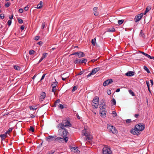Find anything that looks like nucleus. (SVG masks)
I'll return each instance as SVG.
<instances>
[{
  "label": "nucleus",
  "mask_w": 154,
  "mask_h": 154,
  "mask_svg": "<svg viewBox=\"0 0 154 154\" xmlns=\"http://www.w3.org/2000/svg\"><path fill=\"white\" fill-rule=\"evenodd\" d=\"M58 84V82L56 81L55 82H53V83L51 85V87L52 88H56Z\"/></svg>",
  "instance_id": "16"
},
{
  "label": "nucleus",
  "mask_w": 154,
  "mask_h": 154,
  "mask_svg": "<svg viewBox=\"0 0 154 154\" xmlns=\"http://www.w3.org/2000/svg\"><path fill=\"white\" fill-rule=\"evenodd\" d=\"M131 122V119H127L126 120V122L127 124H128L130 123Z\"/></svg>",
  "instance_id": "43"
},
{
  "label": "nucleus",
  "mask_w": 154,
  "mask_h": 154,
  "mask_svg": "<svg viewBox=\"0 0 154 154\" xmlns=\"http://www.w3.org/2000/svg\"><path fill=\"white\" fill-rule=\"evenodd\" d=\"M59 124H61L63 126V128L69 127L72 126V124L70 123V121L67 119L63 120L62 123H60Z\"/></svg>",
  "instance_id": "5"
},
{
  "label": "nucleus",
  "mask_w": 154,
  "mask_h": 154,
  "mask_svg": "<svg viewBox=\"0 0 154 154\" xmlns=\"http://www.w3.org/2000/svg\"><path fill=\"white\" fill-rule=\"evenodd\" d=\"M143 31H142V30H141L140 31V34H139V35L140 36H141L142 35H143Z\"/></svg>",
  "instance_id": "64"
},
{
  "label": "nucleus",
  "mask_w": 154,
  "mask_h": 154,
  "mask_svg": "<svg viewBox=\"0 0 154 154\" xmlns=\"http://www.w3.org/2000/svg\"><path fill=\"white\" fill-rule=\"evenodd\" d=\"M145 128V125L143 124H138L135 125L134 128H132L131 130V133L134 135H139L140 134L139 132L143 131Z\"/></svg>",
  "instance_id": "1"
},
{
  "label": "nucleus",
  "mask_w": 154,
  "mask_h": 154,
  "mask_svg": "<svg viewBox=\"0 0 154 154\" xmlns=\"http://www.w3.org/2000/svg\"><path fill=\"white\" fill-rule=\"evenodd\" d=\"M37 44L40 45H42V44H43V42H42L40 41V42H38L37 43Z\"/></svg>",
  "instance_id": "58"
},
{
  "label": "nucleus",
  "mask_w": 154,
  "mask_h": 154,
  "mask_svg": "<svg viewBox=\"0 0 154 154\" xmlns=\"http://www.w3.org/2000/svg\"><path fill=\"white\" fill-rule=\"evenodd\" d=\"M78 149V147H75L72 148L71 149H72V151H73V150H74L75 151V152H78V151H79Z\"/></svg>",
  "instance_id": "24"
},
{
  "label": "nucleus",
  "mask_w": 154,
  "mask_h": 154,
  "mask_svg": "<svg viewBox=\"0 0 154 154\" xmlns=\"http://www.w3.org/2000/svg\"><path fill=\"white\" fill-rule=\"evenodd\" d=\"M96 39L95 38H94V39H92L91 40V42L92 44V45L93 46H94L95 45V43L96 42Z\"/></svg>",
  "instance_id": "29"
},
{
  "label": "nucleus",
  "mask_w": 154,
  "mask_h": 154,
  "mask_svg": "<svg viewBox=\"0 0 154 154\" xmlns=\"http://www.w3.org/2000/svg\"><path fill=\"white\" fill-rule=\"evenodd\" d=\"M87 61V59H82H82H81V63H86Z\"/></svg>",
  "instance_id": "28"
},
{
  "label": "nucleus",
  "mask_w": 154,
  "mask_h": 154,
  "mask_svg": "<svg viewBox=\"0 0 154 154\" xmlns=\"http://www.w3.org/2000/svg\"><path fill=\"white\" fill-rule=\"evenodd\" d=\"M35 52V51L33 50H30L29 51V54L30 55L33 54Z\"/></svg>",
  "instance_id": "32"
},
{
  "label": "nucleus",
  "mask_w": 154,
  "mask_h": 154,
  "mask_svg": "<svg viewBox=\"0 0 154 154\" xmlns=\"http://www.w3.org/2000/svg\"><path fill=\"white\" fill-rule=\"evenodd\" d=\"M106 111H100V116L101 117H106Z\"/></svg>",
  "instance_id": "15"
},
{
  "label": "nucleus",
  "mask_w": 154,
  "mask_h": 154,
  "mask_svg": "<svg viewBox=\"0 0 154 154\" xmlns=\"http://www.w3.org/2000/svg\"><path fill=\"white\" fill-rule=\"evenodd\" d=\"M17 20H18V21L19 23L20 24H22L23 22V20L21 19L18 18L17 19Z\"/></svg>",
  "instance_id": "31"
},
{
  "label": "nucleus",
  "mask_w": 154,
  "mask_h": 154,
  "mask_svg": "<svg viewBox=\"0 0 154 154\" xmlns=\"http://www.w3.org/2000/svg\"><path fill=\"white\" fill-rule=\"evenodd\" d=\"M100 69L99 67H97L94 68L92 70L91 72H92L93 75L94 74L100 70Z\"/></svg>",
  "instance_id": "13"
},
{
  "label": "nucleus",
  "mask_w": 154,
  "mask_h": 154,
  "mask_svg": "<svg viewBox=\"0 0 154 154\" xmlns=\"http://www.w3.org/2000/svg\"><path fill=\"white\" fill-rule=\"evenodd\" d=\"M30 131H32V132H33L34 131V129L33 127L32 126H30L29 129Z\"/></svg>",
  "instance_id": "35"
},
{
  "label": "nucleus",
  "mask_w": 154,
  "mask_h": 154,
  "mask_svg": "<svg viewBox=\"0 0 154 154\" xmlns=\"http://www.w3.org/2000/svg\"><path fill=\"white\" fill-rule=\"evenodd\" d=\"M29 5H28L24 8V10L26 11H27L28 10V9H29Z\"/></svg>",
  "instance_id": "42"
},
{
  "label": "nucleus",
  "mask_w": 154,
  "mask_h": 154,
  "mask_svg": "<svg viewBox=\"0 0 154 154\" xmlns=\"http://www.w3.org/2000/svg\"><path fill=\"white\" fill-rule=\"evenodd\" d=\"M56 88H52V91L53 92L55 93L56 91Z\"/></svg>",
  "instance_id": "51"
},
{
  "label": "nucleus",
  "mask_w": 154,
  "mask_h": 154,
  "mask_svg": "<svg viewBox=\"0 0 154 154\" xmlns=\"http://www.w3.org/2000/svg\"><path fill=\"white\" fill-rule=\"evenodd\" d=\"M103 154H112V152L110 148L104 147L103 149Z\"/></svg>",
  "instance_id": "7"
},
{
  "label": "nucleus",
  "mask_w": 154,
  "mask_h": 154,
  "mask_svg": "<svg viewBox=\"0 0 154 154\" xmlns=\"http://www.w3.org/2000/svg\"><path fill=\"white\" fill-rule=\"evenodd\" d=\"M48 55V54L47 53H44L42 54V57L44 59Z\"/></svg>",
  "instance_id": "30"
},
{
  "label": "nucleus",
  "mask_w": 154,
  "mask_h": 154,
  "mask_svg": "<svg viewBox=\"0 0 154 154\" xmlns=\"http://www.w3.org/2000/svg\"><path fill=\"white\" fill-rule=\"evenodd\" d=\"M111 101L112 105H114L116 104V100L115 99H114V98L112 99L111 100Z\"/></svg>",
  "instance_id": "27"
},
{
  "label": "nucleus",
  "mask_w": 154,
  "mask_h": 154,
  "mask_svg": "<svg viewBox=\"0 0 154 154\" xmlns=\"http://www.w3.org/2000/svg\"><path fill=\"white\" fill-rule=\"evenodd\" d=\"M10 3L9 2H7L5 5V6L6 8L8 7L10 5Z\"/></svg>",
  "instance_id": "37"
},
{
  "label": "nucleus",
  "mask_w": 154,
  "mask_h": 154,
  "mask_svg": "<svg viewBox=\"0 0 154 154\" xmlns=\"http://www.w3.org/2000/svg\"><path fill=\"white\" fill-rule=\"evenodd\" d=\"M57 127L59 128L58 132L60 135L62 136L63 138L67 137V136L68 132L67 130L63 128V126L61 124H58Z\"/></svg>",
  "instance_id": "2"
},
{
  "label": "nucleus",
  "mask_w": 154,
  "mask_h": 154,
  "mask_svg": "<svg viewBox=\"0 0 154 154\" xmlns=\"http://www.w3.org/2000/svg\"><path fill=\"white\" fill-rule=\"evenodd\" d=\"M143 14L141 13L136 16L134 18V20L136 22H137L139 21L143 16Z\"/></svg>",
  "instance_id": "8"
},
{
  "label": "nucleus",
  "mask_w": 154,
  "mask_h": 154,
  "mask_svg": "<svg viewBox=\"0 0 154 154\" xmlns=\"http://www.w3.org/2000/svg\"><path fill=\"white\" fill-rule=\"evenodd\" d=\"M100 103H102V104L103 105L104 104H105V103H106V102L105 101V100H104V99H102L101 101H100Z\"/></svg>",
  "instance_id": "39"
},
{
  "label": "nucleus",
  "mask_w": 154,
  "mask_h": 154,
  "mask_svg": "<svg viewBox=\"0 0 154 154\" xmlns=\"http://www.w3.org/2000/svg\"><path fill=\"white\" fill-rule=\"evenodd\" d=\"M113 82V80L111 79H109L104 82L103 83V85L104 86H106L109 84L112 83Z\"/></svg>",
  "instance_id": "9"
},
{
  "label": "nucleus",
  "mask_w": 154,
  "mask_h": 154,
  "mask_svg": "<svg viewBox=\"0 0 154 154\" xmlns=\"http://www.w3.org/2000/svg\"><path fill=\"white\" fill-rule=\"evenodd\" d=\"M78 53H79V51L78 52H75L74 53H73L72 54H71L70 55H77V56L78 55V54H79Z\"/></svg>",
  "instance_id": "56"
},
{
  "label": "nucleus",
  "mask_w": 154,
  "mask_h": 154,
  "mask_svg": "<svg viewBox=\"0 0 154 154\" xmlns=\"http://www.w3.org/2000/svg\"><path fill=\"white\" fill-rule=\"evenodd\" d=\"M14 69L17 70H20V67L19 66H14Z\"/></svg>",
  "instance_id": "25"
},
{
  "label": "nucleus",
  "mask_w": 154,
  "mask_h": 154,
  "mask_svg": "<svg viewBox=\"0 0 154 154\" xmlns=\"http://www.w3.org/2000/svg\"><path fill=\"white\" fill-rule=\"evenodd\" d=\"M146 84L147 85V87H150V85H149V81H146Z\"/></svg>",
  "instance_id": "54"
},
{
  "label": "nucleus",
  "mask_w": 154,
  "mask_h": 154,
  "mask_svg": "<svg viewBox=\"0 0 154 154\" xmlns=\"http://www.w3.org/2000/svg\"><path fill=\"white\" fill-rule=\"evenodd\" d=\"M56 137V136L54 137L52 136H49L45 138V140L47 141L48 142L51 141L53 140L55 141V138Z\"/></svg>",
  "instance_id": "10"
},
{
  "label": "nucleus",
  "mask_w": 154,
  "mask_h": 154,
  "mask_svg": "<svg viewBox=\"0 0 154 154\" xmlns=\"http://www.w3.org/2000/svg\"><path fill=\"white\" fill-rule=\"evenodd\" d=\"M77 89V88H76V86H74L73 88L72 89V91H74L75 90H76Z\"/></svg>",
  "instance_id": "52"
},
{
  "label": "nucleus",
  "mask_w": 154,
  "mask_h": 154,
  "mask_svg": "<svg viewBox=\"0 0 154 154\" xmlns=\"http://www.w3.org/2000/svg\"><path fill=\"white\" fill-rule=\"evenodd\" d=\"M139 116V114H136L134 115V117L136 118L138 117V116Z\"/></svg>",
  "instance_id": "62"
},
{
  "label": "nucleus",
  "mask_w": 154,
  "mask_h": 154,
  "mask_svg": "<svg viewBox=\"0 0 154 154\" xmlns=\"http://www.w3.org/2000/svg\"><path fill=\"white\" fill-rule=\"evenodd\" d=\"M45 22H43L42 23V27L43 29H44V27H45Z\"/></svg>",
  "instance_id": "46"
},
{
  "label": "nucleus",
  "mask_w": 154,
  "mask_h": 154,
  "mask_svg": "<svg viewBox=\"0 0 154 154\" xmlns=\"http://www.w3.org/2000/svg\"><path fill=\"white\" fill-rule=\"evenodd\" d=\"M19 13H22L23 12V9L22 8H20L19 9Z\"/></svg>",
  "instance_id": "55"
},
{
  "label": "nucleus",
  "mask_w": 154,
  "mask_h": 154,
  "mask_svg": "<svg viewBox=\"0 0 154 154\" xmlns=\"http://www.w3.org/2000/svg\"><path fill=\"white\" fill-rule=\"evenodd\" d=\"M129 93L132 96H135L134 93L131 90H129Z\"/></svg>",
  "instance_id": "26"
},
{
  "label": "nucleus",
  "mask_w": 154,
  "mask_h": 154,
  "mask_svg": "<svg viewBox=\"0 0 154 154\" xmlns=\"http://www.w3.org/2000/svg\"><path fill=\"white\" fill-rule=\"evenodd\" d=\"M69 76H67L66 77L64 78V77H62V79L63 80H65V79L69 77Z\"/></svg>",
  "instance_id": "60"
},
{
  "label": "nucleus",
  "mask_w": 154,
  "mask_h": 154,
  "mask_svg": "<svg viewBox=\"0 0 154 154\" xmlns=\"http://www.w3.org/2000/svg\"><path fill=\"white\" fill-rule=\"evenodd\" d=\"M54 152V150H51L49 151L47 154H53Z\"/></svg>",
  "instance_id": "49"
},
{
  "label": "nucleus",
  "mask_w": 154,
  "mask_h": 154,
  "mask_svg": "<svg viewBox=\"0 0 154 154\" xmlns=\"http://www.w3.org/2000/svg\"><path fill=\"white\" fill-rule=\"evenodd\" d=\"M78 53L79 54L78 55H77V56H78L79 58H81L85 56V54L82 52L79 51Z\"/></svg>",
  "instance_id": "14"
},
{
  "label": "nucleus",
  "mask_w": 154,
  "mask_h": 154,
  "mask_svg": "<svg viewBox=\"0 0 154 154\" xmlns=\"http://www.w3.org/2000/svg\"><path fill=\"white\" fill-rule=\"evenodd\" d=\"M24 26L23 25L21 26L20 27V29L21 30H23L24 29Z\"/></svg>",
  "instance_id": "63"
},
{
  "label": "nucleus",
  "mask_w": 154,
  "mask_h": 154,
  "mask_svg": "<svg viewBox=\"0 0 154 154\" xmlns=\"http://www.w3.org/2000/svg\"><path fill=\"white\" fill-rule=\"evenodd\" d=\"M44 58L42 57H41V58L39 60V61H38V63H39L40 62H41L43 60Z\"/></svg>",
  "instance_id": "61"
},
{
  "label": "nucleus",
  "mask_w": 154,
  "mask_h": 154,
  "mask_svg": "<svg viewBox=\"0 0 154 154\" xmlns=\"http://www.w3.org/2000/svg\"><path fill=\"white\" fill-rule=\"evenodd\" d=\"M124 21V20H119L118 21V23L119 24L121 25L123 23Z\"/></svg>",
  "instance_id": "33"
},
{
  "label": "nucleus",
  "mask_w": 154,
  "mask_h": 154,
  "mask_svg": "<svg viewBox=\"0 0 154 154\" xmlns=\"http://www.w3.org/2000/svg\"><path fill=\"white\" fill-rule=\"evenodd\" d=\"M46 74H43L42 76V78H41V79L40 80V81H41L42 80H43L44 78V77H45V75Z\"/></svg>",
  "instance_id": "50"
},
{
  "label": "nucleus",
  "mask_w": 154,
  "mask_h": 154,
  "mask_svg": "<svg viewBox=\"0 0 154 154\" xmlns=\"http://www.w3.org/2000/svg\"><path fill=\"white\" fill-rule=\"evenodd\" d=\"M74 63L75 64H78L81 63V59L76 58V60L74 61Z\"/></svg>",
  "instance_id": "17"
},
{
  "label": "nucleus",
  "mask_w": 154,
  "mask_h": 154,
  "mask_svg": "<svg viewBox=\"0 0 154 154\" xmlns=\"http://www.w3.org/2000/svg\"><path fill=\"white\" fill-rule=\"evenodd\" d=\"M134 72L133 71H128L125 73V75L127 76H132L134 75Z\"/></svg>",
  "instance_id": "11"
},
{
  "label": "nucleus",
  "mask_w": 154,
  "mask_h": 154,
  "mask_svg": "<svg viewBox=\"0 0 154 154\" xmlns=\"http://www.w3.org/2000/svg\"><path fill=\"white\" fill-rule=\"evenodd\" d=\"M68 140V137H66V138H62L61 137H57L55 139V141H58L60 143H63L65 141L66 143H67Z\"/></svg>",
  "instance_id": "6"
},
{
  "label": "nucleus",
  "mask_w": 154,
  "mask_h": 154,
  "mask_svg": "<svg viewBox=\"0 0 154 154\" xmlns=\"http://www.w3.org/2000/svg\"><path fill=\"white\" fill-rule=\"evenodd\" d=\"M99 58V57H98V58H97L96 59H94L90 61V62H91L92 63H93L94 62H95V61H97V60Z\"/></svg>",
  "instance_id": "41"
},
{
  "label": "nucleus",
  "mask_w": 154,
  "mask_h": 154,
  "mask_svg": "<svg viewBox=\"0 0 154 154\" xmlns=\"http://www.w3.org/2000/svg\"><path fill=\"white\" fill-rule=\"evenodd\" d=\"M98 10V8L97 7H95L93 8L94 11H97Z\"/></svg>",
  "instance_id": "57"
},
{
  "label": "nucleus",
  "mask_w": 154,
  "mask_h": 154,
  "mask_svg": "<svg viewBox=\"0 0 154 154\" xmlns=\"http://www.w3.org/2000/svg\"><path fill=\"white\" fill-rule=\"evenodd\" d=\"M106 106L105 104H104L103 106H99V108H100V111H106Z\"/></svg>",
  "instance_id": "12"
},
{
  "label": "nucleus",
  "mask_w": 154,
  "mask_h": 154,
  "mask_svg": "<svg viewBox=\"0 0 154 154\" xmlns=\"http://www.w3.org/2000/svg\"><path fill=\"white\" fill-rule=\"evenodd\" d=\"M0 137L2 138V141L5 140V139L6 137L7 136L5 134H1L0 135Z\"/></svg>",
  "instance_id": "21"
},
{
  "label": "nucleus",
  "mask_w": 154,
  "mask_h": 154,
  "mask_svg": "<svg viewBox=\"0 0 154 154\" xmlns=\"http://www.w3.org/2000/svg\"><path fill=\"white\" fill-rule=\"evenodd\" d=\"M58 107L59 108H60V109H62L63 108H64V106H63L61 104H59V105H58Z\"/></svg>",
  "instance_id": "40"
},
{
  "label": "nucleus",
  "mask_w": 154,
  "mask_h": 154,
  "mask_svg": "<svg viewBox=\"0 0 154 154\" xmlns=\"http://www.w3.org/2000/svg\"><path fill=\"white\" fill-rule=\"evenodd\" d=\"M29 108L31 110H35L36 109H37V108H35L34 107H33V106H29Z\"/></svg>",
  "instance_id": "34"
},
{
  "label": "nucleus",
  "mask_w": 154,
  "mask_h": 154,
  "mask_svg": "<svg viewBox=\"0 0 154 154\" xmlns=\"http://www.w3.org/2000/svg\"><path fill=\"white\" fill-rule=\"evenodd\" d=\"M4 14H1L0 15V18L2 19H3L4 18Z\"/></svg>",
  "instance_id": "44"
},
{
  "label": "nucleus",
  "mask_w": 154,
  "mask_h": 154,
  "mask_svg": "<svg viewBox=\"0 0 154 154\" xmlns=\"http://www.w3.org/2000/svg\"><path fill=\"white\" fill-rule=\"evenodd\" d=\"M99 102V97L97 96L95 97L93 99L91 103L93 109H97L98 108Z\"/></svg>",
  "instance_id": "4"
},
{
  "label": "nucleus",
  "mask_w": 154,
  "mask_h": 154,
  "mask_svg": "<svg viewBox=\"0 0 154 154\" xmlns=\"http://www.w3.org/2000/svg\"><path fill=\"white\" fill-rule=\"evenodd\" d=\"M84 72V71H82L81 72H79V74L77 75H82Z\"/></svg>",
  "instance_id": "59"
},
{
  "label": "nucleus",
  "mask_w": 154,
  "mask_h": 154,
  "mask_svg": "<svg viewBox=\"0 0 154 154\" xmlns=\"http://www.w3.org/2000/svg\"><path fill=\"white\" fill-rule=\"evenodd\" d=\"M43 2L42 1H40L38 4L37 5V7L36 8L38 9H40L42 7V5Z\"/></svg>",
  "instance_id": "22"
},
{
  "label": "nucleus",
  "mask_w": 154,
  "mask_h": 154,
  "mask_svg": "<svg viewBox=\"0 0 154 154\" xmlns=\"http://www.w3.org/2000/svg\"><path fill=\"white\" fill-rule=\"evenodd\" d=\"M112 114L113 116L114 117L117 116V114L115 111H113L112 112Z\"/></svg>",
  "instance_id": "36"
},
{
  "label": "nucleus",
  "mask_w": 154,
  "mask_h": 154,
  "mask_svg": "<svg viewBox=\"0 0 154 154\" xmlns=\"http://www.w3.org/2000/svg\"><path fill=\"white\" fill-rule=\"evenodd\" d=\"M115 30H116L114 27L108 29H107V31L111 32H114L115 31Z\"/></svg>",
  "instance_id": "20"
},
{
  "label": "nucleus",
  "mask_w": 154,
  "mask_h": 154,
  "mask_svg": "<svg viewBox=\"0 0 154 154\" xmlns=\"http://www.w3.org/2000/svg\"><path fill=\"white\" fill-rule=\"evenodd\" d=\"M46 96V93L45 92H42V94L41 95V96H40V99L42 100H43V99H44L45 97Z\"/></svg>",
  "instance_id": "18"
},
{
  "label": "nucleus",
  "mask_w": 154,
  "mask_h": 154,
  "mask_svg": "<svg viewBox=\"0 0 154 154\" xmlns=\"http://www.w3.org/2000/svg\"><path fill=\"white\" fill-rule=\"evenodd\" d=\"M107 128L110 133L114 134H117L118 133V131L116 128L110 124L107 125Z\"/></svg>",
  "instance_id": "3"
},
{
  "label": "nucleus",
  "mask_w": 154,
  "mask_h": 154,
  "mask_svg": "<svg viewBox=\"0 0 154 154\" xmlns=\"http://www.w3.org/2000/svg\"><path fill=\"white\" fill-rule=\"evenodd\" d=\"M151 7L150 6H148L146 8V10H145L144 14H146L151 9Z\"/></svg>",
  "instance_id": "19"
},
{
  "label": "nucleus",
  "mask_w": 154,
  "mask_h": 154,
  "mask_svg": "<svg viewBox=\"0 0 154 154\" xmlns=\"http://www.w3.org/2000/svg\"><path fill=\"white\" fill-rule=\"evenodd\" d=\"M11 22H12L11 20H8L7 22L8 25L9 26H10L11 23Z\"/></svg>",
  "instance_id": "48"
},
{
  "label": "nucleus",
  "mask_w": 154,
  "mask_h": 154,
  "mask_svg": "<svg viewBox=\"0 0 154 154\" xmlns=\"http://www.w3.org/2000/svg\"><path fill=\"white\" fill-rule=\"evenodd\" d=\"M143 69L146 71L148 73H150V71H149L148 68L145 66H143Z\"/></svg>",
  "instance_id": "23"
},
{
  "label": "nucleus",
  "mask_w": 154,
  "mask_h": 154,
  "mask_svg": "<svg viewBox=\"0 0 154 154\" xmlns=\"http://www.w3.org/2000/svg\"><path fill=\"white\" fill-rule=\"evenodd\" d=\"M40 37L39 36H36L35 37V39L36 40H38L39 39V38Z\"/></svg>",
  "instance_id": "53"
},
{
  "label": "nucleus",
  "mask_w": 154,
  "mask_h": 154,
  "mask_svg": "<svg viewBox=\"0 0 154 154\" xmlns=\"http://www.w3.org/2000/svg\"><path fill=\"white\" fill-rule=\"evenodd\" d=\"M107 93L108 95H110L111 94V91L110 90H108L107 91Z\"/></svg>",
  "instance_id": "47"
},
{
  "label": "nucleus",
  "mask_w": 154,
  "mask_h": 154,
  "mask_svg": "<svg viewBox=\"0 0 154 154\" xmlns=\"http://www.w3.org/2000/svg\"><path fill=\"white\" fill-rule=\"evenodd\" d=\"M94 14L95 16H97L99 15V13L97 11H94Z\"/></svg>",
  "instance_id": "38"
},
{
  "label": "nucleus",
  "mask_w": 154,
  "mask_h": 154,
  "mask_svg": "<svg viewBox=\"0 0 154 154\" xmlns=\"http://www.w3.org/2000/svg\"><path fill=\"white\" fill-rule=\"evenodd\" d=\"M82 132L84 133V135L88 136L87 132L85 130H83Z\"/></svg>",
  "instance_id": "45"
}]
</instances>
